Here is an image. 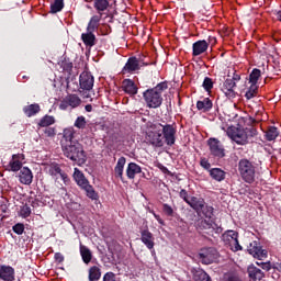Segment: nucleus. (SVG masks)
Instances as JSON below:
<instances>
[{"mask_svg": "<svg viewBox=\"0 0 281 281\" xmlns=\"http://www.w3.org/2000/svg\"><path fill=\"white\" fill-rule=\"evenodd\" d=\"M222 281H241V280H240V277H238V274L234 272H226L223 276Z\"/></svg>", "mask_w": 281, "mask_h": 281, "instance_id": "79ce46f5", "label": "nucleus"}, {"mask_svg": "<svg viewBox=\"0 0 281 281\" xmlns=\"http://www.w3.org/2000/svg\"><path fill=\"white\" fill-rule=\"evenodd\" d=\"M45 170L53 179H55V183H60L59 179L64 181V183H69V177L67 173L60 169V165L56 162H52L45 167Z\"/></svg>", "mask_w": 281, "mask_h": 281, "instance_id": "423d86ee", "label": "nucleus"}, {"mask_svg": "<svg viewBox=\"0 0 281 281\" xmlns=\"http://www.w3.org/2000/svg\"><path fill=\"white\" fill-rule=\"evenodd\" d=\"M31 214H32V209L27 204L21 207L20 216H22V218H27L30 217Z\"/></svg>", "mask_w": 281, "mask_h": 281, "instance_id": "c03bdc74", "label": "nucleus"}, {"mask_svg": "<svg viewBox=\"0 0 281 281\" xmlns=\"http://www.w3.org/2000/svg\"><path fill=\"white\" fill-rule=\"evenodd\" d=\"M82 104V100L78 94H68L59 104L60 111H67L69 106L71 109H78V106Z\"/></svg>", "mask_w": 281, "mask_h": 281, "instance_id": "9d476101", "label": "nucleus"}, {"mask_svg": "<svg viewBox=\"0 0 281 281\" xmlns=\"http://www.w3.org/2000/svg\"><path fill=\"white\" fill-rule=\"evenodd\" d=\"M200 166H202L204 170H210V168H212V165H210V161L206 158H201Z\"/></svg>", "mask_w": 281, "mask_h": 281, "instance_id": "603ef678", "label": "nucleus"}, {"mask_svg": "<svg viewBox=\"0 0 281 281\" xmlns=\"http://www.w3.org/2000/svg\"><path fill=\"white\" fill-rule=\"evenodd\" d=\"M13 232L15 234H18L19 236H21V234H23L25 232V225L18 223L13 226Z\"/></svg>", "mask_w": 281, "mask_h": 281, "instance_id": "09e8293b", "label": "nucleus"}, {"mask_svg": "<svg viewBox=\"0 0 281 281\" xmlns=\"http://www.w3.org/2000/svg\"><path fill=\"white\" fill-rule=\"evenodd\" d=\"M122 89L124 92L127 93V95H137V85H135V81L131 79H124L122 82Z\"/></svg>", "mask_w": 281, "mask_h": 281, "instance_id": "a211bd4d", "label": "nucleus"}, {"mask_svg": "<svg viewBox=\"0 0 281 281\" xmlns=\"http://www.w3.org/2000/svg\"><path fill=\"white\" fill-rule=\"evenodd\" d=\"M238 172L245 183H254L256 181V166L248 159L239 160Z\"/></svg>", "mask_w": 281, "mask_h": 281, "instance_id": "20e7f679", "label": "nucleus"}, {"mask_svg": "<svg viewBox=\"0 0 281 281\" xmlns=\"http://www.w3.org/2000/svg\"><path fill=\"white\" fill-rule=\"evenodd\" d=\"M81 189L86 191L87 196L89 199H91L92 201H98L99 199L98 192H95V189H93V187L89 184V182L87 186L82 187Z\"/></svg>", "mask_w": 281, "mask_h": 281, "instance_id": "c9c22d12", "label": "nucleus"}, {"mask_svg": "<svg viewBox=\"0 0 281 281\" xmlns=\"http://www.w3.org/2000/svg\"><path fill=\"white\" fill-rule=\"evenodd\" d=\"M86 111L91 112V105H86Z\"/></svg>", "mask_w": 281, "mask_h": 281, "instance_id": "e2e57ef3", "label": "nucleus"}, {"mask_svg": "<svg viewBox=\"0 0 281 281\" xmlns=\"http://www.w3.org/2000/svg\"><path fill=\"white\" fill-rule=\"evenodd\" d=\"M180 196H181V199H183V201L184 202H190V199H188V191H186V189H182L181 191H180Z\"/></svg>", "mask_w": 281, "mask_h": 281, "instance_id": "6e6d98bb", "label": "nucleus"}, {"mask_svg": "<svg viewBox=\"0 0 281 281\" xmlns=\"http://www.w3.org/2000/svg\"><path fill=\"white\" fill-rule=\"evenodd\" d=\"M44 134L46 135V137H56V128L54 127H47L44 131Z\"/></svg>", "mask_w": 281, "mask_h": 281, "instance_id": "3c124183", "label": "nucleus"}, {"mask_svg": "<svg viewBox=\"0 0 281 281\" xmlns=\"http://www.w3.org/2000/svg\"><path fill=\"white\" fill-rule=\"evenodd\" d=\"M74 179L79 188H85V186L89 184V180H87L85 173H82L78 168H75Z\"/></svg>", "mask_w": 281, "mask_h": 281, "instance_id": "393cba45", "label": "nucleus"}, {"mask_svg": "<svg viewBox=\"0 0 281 281\" xmlns=\"http://www.w3.org/2000/svg\"><path fill=\"white\" fill-rule=\"evenodd\" d=\"M55 260L56 262H63L65 260V257L60 252L55 254Z\"/></svg>", "mask_w": 281, "mask_h": 281, "instance_id": "4d7b16f0", "label": "nucleus"}, {"mask_svg": "<svg viewBox=\"0 0 281 281\" xmlns=\"http://www.w3.org/2000/svg\"><path fill=\"white\" fill-rule=\"evenodd\" d=\"M162 210H164L165 214H167V216H172V214H175V211L168 204H164Z\"/></svg>", "mask_w": 281, "mask_h": 281, "instance_id": "864d4df0", "label": "nucleus"}, {"mask_svg": "<svg viewBox=\"0 0 281 281\" xmlns=\"http://www.w3.org/2000/svg\"><path fill=\"white\" fill-rule=\"evenodd\" d=\"M76 137V130L74 127H67L63 132L61 146H67L70 144H78V142L74 140Z\"/></svg>", "mask_w": 281, "mask_h": 281, "instance_id": "2eb2a0df", "label": "nucleus"}, {"mask_svg": "<svg viewBox=\"0 0 281 281\" xmlns=\"http://www.w3.org/2000/svg\"><path fill=\"white\" fill-rule=\"evenodd\" d=\"M125 166H126V158L120 157L114 167V177L116 179H121V181H124V167Z\"/></svg>", "mask_w": 281, "mask_h": 281, "instance_id": "6ab92c4d", "label": "nucleus"}, {"mask_svg": "<svg viewBox=\"0 0 281 281\" xmlns=\"http://www.w3.org/2000/svg\"><path fill=\"white\" fill-rule=\"evenodd\" d=\"M226 135L229 137V139L235 142L239 146H245V144L249 142V135L247 134V130L245 128L231 126L227 128Z\"/></svg>", "mask_w": 281, "mask_h": 281, "instance_id": "39448f33", "label": "nucleus"}, {"mask_svg": "<svg viewBox=\"0 0 281 281\" xmlns=\"http://www.w3.org/2000/svg\"><path fill=\"white\" fill-rule=\"evenodd\" d=\"M203 88L205 91L211 92L212 89H214V81H212V78L206 77L203 81Z\"/></svg>", "mask_w": 281, "mask_h": 281, "instance_id": "a18cd8bd", "label": "nucleus"}, {"mask_svg": "<svg viewBox=\"0 0 281 281\" xmlns=\"http://www.w3.org/2000/svg\"><path fill=\"white\" fill-rule=\"evenodd\" d=\"M256 95H258V85L250 83V87L245 93V98L251 100V98H256Z\"/></svg>", "mask_w": 281, "mask_h": 281, "instance_id": "4c0bfd02", "label": "nucleus"}, {"mask_svg": "<svg viewBox=\"0 0 281 281\" xmlns=\"http://www.w3.org/2000/svg\"><path fill=\"white\" fill-rule=\"evenodd\" d=\"M89 281H98L102 278V271L98 266H93L89 269Z\"/></svg>", "mask_w": 281, "mask_h": 281, "instance_id": "2f4dec72", "label": "nucleus"}, {"mask_svg": "<svg viewBox=\"0 0 281 281\" xmlns=\"http://www.w3.org/2000/svg\"><path fill=\"white\" fill-rule=\"evenodd\" d=\"M23 112L26 117H32L36 115V113H41V105L38 103H33L23 108Z\"/></svg>", "mask_w": 281, "mask_h": 281, "instance_id": "cd10ccee", "label": "nucleus"}, {"mask_svg": "<svg viewBox=\"0 0 281 281\" xmlns=\"http://www.w3.org/2000/svg\"><path fill=\"white\" fill-rule=\"evenodd\" d=\"M102 14L93 15L87 26V32H95L100 27V21H102Z\"/></svg>", "mask_w": 281, "mask_h": 281, "instance_id": "a878e982", "label": "nucleus"}, {"mask_svg": "<svg viewBox=\"0 0 281 281\" xmlns=\"http://www.w3.org/2000/svg\"><path fill=\"white\" fill-rule=\"evenodd\" d=\"M231 80H233L235 83L240 81V76L238 75V72H234L233 78Z\"/></svg>", "mask_w": 281, "mask_h": 281, "instance_id": "bf43d9fd", "label": "nucleus"}, {"mask_svg": "<svg viewBox=\"0 0 281 281\" xmlns=\"http://www.w3.org/2000/svg\"><path fill=\"white\" fill-rule=\"evenodd\" d=\"M74 126L79 130H85L87 127V119L85 116H78Z\"/></svg>", "mask_w": 281, "mask_h": 281, "instance_id": "a19ab883", "label": "nucleus"}, {"mask_svg": "<svg viewBox=\"0 0 281 281\" xmlns=\"http://www.w3.org/2000/svg\"><path fill=\"white\" fill-rule=\"evenodd\" d=\"M65 157L71 159V161H77V164H86L87 155H85V149L80 143H72L70 145L61 146Z\"/></svg>", "mask_w": 281, "mask_h": 281, "instance_id": "7ed1b4c3", "label": "nucleus"}, {"mask_svg": "<svg viewBox=\"0 0 281 281\" xmlns=\"http://www.w3.org/2000/svg\"><path fill=\"white\" fill-rule=\"evenodd\" d=\"M68 67H69V69H71V67H74L71 64H68Z\"/></svg>", "mask_w": 281, "mask_h": 281, "instance_id": "0e129e2a", "label": "nucleus"}, {"mask_svg": "<svg viewBox=\"0 0 281 281\" xmlns=\"http://www.w3.org/2000/svg\"><path fill=\"white\" fill-rule=\"evenodd\" d=\"M212 100H210V98H204L201 101L196 102V109L198 111H202V113H207V111L212 110Z\"/></svg>", "mask_w": 281, "mask_h": 281, "instance_id": "bb28decb", "label": "nucleus"}, {"mask_svg": "<svg viewBox=\"0 0 281 281\" xmlns=\"http://www.w3.org/2000/svg\"><path fill=\"white\" fill-rule=\"evenodd\" d=\"M140 240L147 249H155V236L150 231L144 229L140 232Z\"/></svg>", "mask_w": 281, "mask_h": 281, "instance_id": "f3484780", "label": "nucleus"}, {"mask_svg": "<svg viewBox=\"0 0 281 281\" xmlns=\"http://www.w3.org/2000/svg\"><path fill=\"white\" fill-rule=\"evenodd\" d=\"M175 135H177V130L170 124L148 123L145 140L155 148H161L165 144L167 146H173Z\"/></svg>", "mask_w": 281, "mask_h": 281, "instance_id": "f257e3e1", "label": "nucleus"}, {"mask_svg": "<svg viewBox=\"0 0 281 281\" xmlns=\"http://www.w3.org/2000/svg\"><path fill=\"white\" fill-rule=\"evenodd\" d=\"M0 281H2V280L0 279Z\"/></svg>", "mask_w": 281, "mask_h": 281, "instance_id": "338daca9", "label": "nucleus"}, {"mask_svg": "<svg viewBox=\"0 0 281 281\" xmlns=\"http://www.w3.org/2000/svg\"><path fill=\"white\" fill-rule=\"evenodd\" d=\"M135 71H139V60L136 57H130L123 67L121 74L123 76H131Z\"/></svg>", "mask_w": 281, "mask_h": 281, "instance_id": "9b49d317", "label": "nucleus"}, {"mask_svg": "<svg viewBox=\"0 0 281 281\" xmlns=\"http://www.w3.org/2000/svg\"><path fill=\"white\" fill-rule=\"evenodd\" d=\"M154 216H155L156 221H158V223H160V225H164V220H161V216H159L155 213H154Z\"/></svg>", "mask_w": 281, "mask_h": 281, "instance_id": "052dcab7", "label": "nucleus"}, {"mask_svg": "<svg viewBox=\"0 0 281 281\" xmlns=\"http://www.w3.org/2000/svg\"><path fill=\"white\" fill-rule=\"evenodd\" d=\"M94 31H87V33L81 34V40L86 47H93L95 45V34Z\"/></svg>", "mask_w": 281, "mask_h": 281, "instance_id": "5701e85b", "label": "nucleus"}, {"mask_svg": "<svg viewBox=\"0 0 281 281\" xmlns=\"http://www.w3.org/2000/svg\"><path fill=\"white\" fill-rule=\"evenodd\" d=\"M258 267H261V269H265L266 271H269L271 269V266L269 263L265 262H257Z\"/></svg>", "mask_w": 281, "mask_h": 281, "instance_id": "13d9d810", "label": "nucleus"}, {"mask_svg": "<svg viewBox=\"0 0 281 281\" xmlns=\"http://www.w3.org/2000/svg\"><path fill=\"white\" fill-rule=\"evenodd\" d=\"M56 120L54 119V116L50 115H45L44 117L41 119L38 126H41L42 128H45L47 126H52V124H55Z\"/></svg>", "mask_w": 281, "mask_h": 281, "instance_id": "e433bc0d", "label": "nucleus"}, {"mask_svg": "<svg viewBox=\"0 0 281 281\" xmlns=\"http://www.w3.org/2000/svg\"><path fill=\"white\" fill-rule=\"evenodd\" d=\"M103 281H117V277L113 272H106L103 276Z\"/></svg>", "mask_w": 281, "mask_h": 281, "instance_id": "8fccbe9b", "label": "nucleus"}, {"mask_svg": "<svg viewBox=\"0 0 281 281\" xmlns=\"http://www.w3.org/2000/svg\"><path fill=\"white\" fill-rule=\"evenodd\" d=\"M168 89V83L160 82L155 88L143 93V98L148 109H159L164 102V92Z\"/></svg>", "mask_w": 281, "mask_h": 281, "instance_id": "f03ea898", "label": "nucleus"}, {"mask_svg": "<svg viewBox=\"0 0 281 281\" xmlns=\"http://www.w3.org/2000/svg\"><path fill=\"white\" fill-rule=\"evenodd\" d=\"M33 179H34V175L32 173V170H30V168L23 167L20 170V173H19L20 183H23V186H31Z\"/></svg>", "mask_w": 281, "mask_h": 281, "instance_id": "dca6fc26", "label": "nucleus"}, {"mask_svg": "<svg viewBox=\"0 0 281 281\" xmlns=\"http://www.w3.org/2000/svg\"><path fill=\"white\" fill-rule=\"evenodd\" d=\"M278 135H280V133L278 132L277 127H269L266 132V139L268 142H273V139H276Z\"/></svg>", "mask_w": 281, "mask_h": 281, "instance_id": "ea45409f", "label": "nucleus"}, {"mask_svg": "<svg viewBox=\"0 0 281 281\" xmlns=\"http://www.w3.org/2000/svg\"><path fill=\"white\" fill-rule=\"evenodd\" d=\"M202 214L205 216V218L212 220V217L214 216V207L212 206H206L204 204L203 210H201Z\"/></svg>", "mask_w": 281, "mask_h": 281, "instance_id": "37998d69", "label": "nucleus"}, {"mask_svg": "<svg viewBox=\"0 0 281 281\" xmlns=\"http://www.w3.org/2000/svg\"><path fill=\"white\" fill-rule=\"evenodd\" d=\"M214 43H216V38H213Z\"/></svg>", "mask_w": 281, "mask_h": 281, "instance_id": "69168bd1", "label": "nucleus"}, {"mask_svg": "<svg viewBox=\"0 0 281 281\" xmlns=\"http://www.w3.org/2000/svg\"><path fill=\"white\" fill-rule=\"evenodd\" d=\"M94 79L90 72L83 71L79 77L80 89L91 91L93 89Z\"/></svg>", "mask_w": 281, "mask_h": 281, "instance_id": "f8f14e48", "label": "nucleus"}, {"mask_svg": "<svg viewBox=\"0 0 281 281\" xmlns=\"http://www.w3.org/2000/svg\"><path fill=\"white\" fill-rule=\"evenodd\" d=\"M261 71L260 69H252V71L249 75V83L250 85H258V80H260Z\"/></svg>", "mask_w": 281, "mask_h": 281, "instance_id": "58836bf2", "label": "nucleus"}, {"mask_svg": "<svg viewBox=\"0 0 281 281\" xmlns=\"http://www.w3.org/2000/svg\"><path fill=\"white\" fill-rule=\"evenodd\" d=\"M248 276L251 280H262V278H265L262 270L254 266L248 268Z\"/></svg>", "mask_w": 281, "mask_h": 281, "instance_id": "c756f323", "label": "nucleus"}, {"mask_svg": "<svg viewBox=\"0 0 281 281\" xmlns=\"http://www.w3.org/2000/svg\"><path fill=\"white\" fill-rule=\"evenodd\" d=\"M23 161H25V155L14 154L7 165L5 170L9 172H19V170L23 169Z\"/></svg>", "mask_w": 281, "mask_h": 281, "instance_id": "1a4fd4ad", "label": "nucleus"}, {"mask_svg": "<svg viewBox=\"0 0 281 281\" xmlns=\"http://www.w3.org/2000/svg\"><path fill=\"white\" fill-rule=\"evenodd\" d=\"M248 252L250 254V256L257 258L258 260H265V258H267L268 256L267 250L262 249L256 241L250 244V246L248 247Z\"/></svg>", "mask_w": 281, "mask_h": 281, "instance_id": "ddd939ff", "label": "nucleus"}, {"mask_svg": "<svg viewBox=\"0 0 281 281\" xmlns=\"http://www.w3.org/2000/svg\"><path fill=\"white\" fill-rule=\"evenodd\" d=\"M193 56H201V54H205L207 52V47H210V44L205 41H198L193 43Z\"/></svg>", "mask_w": 281, "mask_h": 281, "instance_id": "aec40b11", "label": "nucleus"}, {"mask_svg": "<svg viewBox=\"0 0 281 281\" xmlns=\"http://www.w3.org/2000/svg\"><path fill=\"white\" fill-rule=\"evenodd\" d=\"M63 8H65V0H54L50 4V14H58V12H63Z\"/></svg>", "mask_w": 281, "mask_h": 281, "instance_id": "72a5a7b5", "label": "nucleus"}, {"mask_svg": "<svg viewBox=\"0 0 281 281\" xmlns=\"http://www.w3.org/2000/svg\"><path fill=\"white\" fill-rule=\"evenodd\" d=\"M236 89V81L232 79H226L224 82V90H232Z\"/></svg>", "mask_w": 281, "mask_h": 281, "instance_id": "de8ad7c7", "label": "nucleus"}, {"mask_svg": "<svg viewBox=\"0 0 281 281\" xmlns=\"http://www.w3.org/2000/svg\"><path fill=\"white\" fill-rule=\"evenodd\" d=\"M16 272L14 271V268L12 266H0V280L1 281H14L15 280Z\"/></svg>", "mask_w": 281, "mask_h": 281, "instance_id": "4468645a", "label": "nucleus"}, {"mask_svg": "<svg viewBox=\"0 0 281 281\" xmlns=\"http://www.w3.org/2000/svg\"><path fill=\"white\" fill-rule=\"evenodd\" d=\"M210 177L215 181H225V172L221 168H213L210 170Z\"/></svg>", "mask_w": 281, "mask_h": 281, "instance_id": "473e14b6", "label": "nucleus"}, {"mask_svg": "<svg viewBox=\"0 0 281 281\" xmlns=\"http://www.w3.org/2000/svg\"><path fill=\"white\" fill-rule=\"evenodd\" d=\"M195 281H212L205 271H201L195 276Z\"/></svg>", "mask_w": 281, "mask_h": 281, "instance_id": "49530a36", "label": "nucleus"}, {"mask_svg": "<svg viewBox=\"0 0 281 281\" xmlns=\"http://www.w3.org/2000/svg\"><path fill=\"white\" fill-rule=\"evenodd\" d=\"M80 255L85 262V265H89L91 262L93 255L91 254V250L87 246H80Z\"/></svg>", "mask_w": 281, "mask_h": 281, "instance_id": "7c9ffc66", "label": "nucleus"}, {"mask_svg": "<svg viewBox=\"0 0 281 281\" xmlns=\"http://www.w3.org/2000/svg\"><path fill=\"white\" fill-rule=\"evenodd\" d=\"M214 220H201L198 224L199 229H207L209 232H214Z\"/></svg>", "mask_w": 281, "mask_h": 281, "instance_id": "f704fd0d", "label": "nucleus"}, {"mask_svg": "<svg viewBox=\"0 0 281 281\" xmlns=\"http://www.w3.org/2000/svg\"><path fill=\"white\" fill-rule=\"evenodd\" d=\"M277 18H278V20L281 22V11H279V12L277 13Z\"/></svg>", "mask_w": 281, "mask_h": 281, "instance_id": "680f3d73", "label": "nucleus"}, {"mask_svg": "<svg viewBox=\"0 0 281 281\" xmlns=\"http://www.w3.org/2000/svg\"><path fill=\"white\" fill-rule=\"evenodd\" d=\"M142 167L135 162H130L126 168L127 179H135L136 175H140Z\"/></svg>", "mask_w": 281, "mask_h": 281, "instance_id": "4be33fe9", "label": "nucleus"}, {"mask_svg": "<svg viewBox=\"0 0 281 281\" xmlns=\"http://www.w3.org/2000/svg\"><path fill=\"white\" fill-rule=\"evenodd\" d=\"M223 240L232 251H241L243 247L238 243V233L236 231H227L223 235Z\"/></svg>", "mask_w": 281, "mask_h": 281, "instance_id": "0eeeda50", "label": "nucleus"}, {"mask_svg": "<svg viewBox=\"0 0 281 281\" xmlns=\"http://www.w3.org/2000/svg\"><path fill=\"white\" fill-rule=\"evenodd\" d=\"M94 9L98 14L104 15V12L109 10V0H94Z\"/></svg>", "mask_w": 281, "mask_h": 281, "instance_id": "c85d7f7f", "label": "nucleus"}, {"mask_svg": "<svg viewBox=\"0 0 281 281\" xmlns=\"http://www.w3.org/2000/svg\"><path fill=\"white\" fill-rule=\"evenodd\" d=\"M187 204L199 214L205 207V200L203 198L192 196Z\"/></svg>", "mask_w": 281, "mask_h": 281, "instance_id": "412c9836", "label": "nucleus"}, {"mask_svg": "<svg viewBox=\"0 0 281 281\" xmlns=\"http://www.w3.org/2000/svg\"><path fill=\"white\" fill-rule=\"evenodd\" d=\"M224 93L227 98H236V91H234V89L231 90H224Z\"/></svg>", "mask_w": 281, "mask_h": 281, "instance_id": "5fc2aeb1", "label": "nucleus"}, {"mask_svg": "<svg viewBox=\"0 0 281 281\" xmlns=\"http://www.w3.org/2000/svg\"><path fill=\"white\" fill-rule=\"evenodd\" d=\"M207 146L213 157H218L220 159L225 157V147H223V144L217 138H209Z\"/></svg>", "mask_w": 281, "mask_h": 281, "instance_id": "6e6552de", "label": "nucleus"}, {"mask_svg": "<svg viewBox=\"0 0 281 281\" xmlns=\"http://www.w3.org/2000/svg\"><path fill=\"white\" fill-rule=\"evenodd\" d=\"M200 257L202 258V262H204V265H212V262L216 260V250L210 248L206 252L200 254Z\"/></svg>", "mask_w": 281, "mask_h": 281, "instance_id": "b1692460", "label": "nucleus"}]
</instances>
